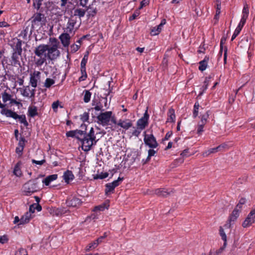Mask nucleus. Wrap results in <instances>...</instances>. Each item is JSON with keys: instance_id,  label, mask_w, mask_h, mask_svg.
Returning a JSON list of instances; mask_svg holds the SVG:
<instances>
[{"instance_id": "obj_1", "label": "nucleus", "mask_w": 255, "mask_h": 255, "mask_svg": "<svg viewBox=\"0 0 255 255\" xmlns=\"http://www.w3.org/2000/svg\"><path fill=\"white\" fill-rule=\"evenodd\" d=\"M80 127L84 130L76 129L67 131L66 135L68 137L76 138L82 144V149L86 152L90 151L93 145H96V135L93 128H91L89 132L87 133V125L82 124Z\"/></svg>"}, {"instance_id": "obj_2", "label": "nucleus", "mask_w": 255, "mask_h": 255, "mask_svg": "<svg viewBox=\"0 0 255 255\" xmlns=\"http://www.w3.org/2000/svg\"><path fill=\"white\" fill-rule=\"evenodd\" d=\"M48 49V45L40 44L34 50V53L36 56L34 57V62L37 67L41 66L46 61V54Z\"/></svg>"}, {"instance_id": "obj_3", "label": "nucleus", "mask_w": 255, "mask_h": 255, "mask_svg": "<svg viewBox=\"0 0 255 255\" xmlns=\"http://www.w3.org/2000/svg\"><path fill=\"white\" fill-rule=\"evenodd\" d=\"M0 113L3 115H5L6 117L12 118L14 120L18 119L19 122L23 124L25 126H27L28 125L24 115H18L16 113L9 109L1 110Z\"/></svg>"}, {"instance_id": "obj_4", "label": "nucleus", "mask_w": 255, "mask_h": 255, "mask_svg": "<svg viewBox=\"0 0 255 255\" xmlns=\"http://www.w3.org/2000/svg\"><path fill=\"white\" fill-rule=\"evenodd\" d=\"M23 188V191L25 193V195L27 196L31 195V193L36 192L40 189L37 179L28 181L24 184Z\"/></svg>"}, {"instance_id": "obj_5", "label": "nucleus", "mask_w": 255, "mask_h": 255, "mask_svg": "<svg viewBox=\"0 0 255 255\" xmlns=\"http://www.w3.org/2000/svg\"><path fill=\"white\" fill-rule=\"evenodd\" d=\"M55 43L53 44L52 46L48 45L47 53L46 54V58L48 60L53 61L56 60L60 55V52L58 50V45L57 44V39H54Z\"/></svg>"}, {"instance_id": "obj_6", "label": "nucleus", "mask_w": 255, "mask_h": 255, "mask_svg": "<svg viewBox=\"0 0 255 255\" xmlns=\"http://www.w3.org/2000/svg\"><path fill=\"white\" fill-rule=\"evenodd\" d=\"M143 141L144 143L151 148H154L158 146V143L153 134H146V132H144Z\"/></svg>"}, {"instance_id": "obj_7", "label": "nucleus", "mask_w": 255, "mask_h": 255, "mask_svg": "<svg viewBox=\"0 0 255 255\" xmlns=\"http://www.w3.org/2000/svg\"><path fill=\"white\" fill-rule=\"evenodd\" d=\"M112 115V111H107L104 113H101L97 118L100 124L103 126H106L108 125Z\"/></svg>"}, {"instance_id": "obj_8", "label": "nucleus", "mask_w": 255, "mask_h": 255, "mask_svg": "<svg viewBox=\"0 0 255 255\" xmlns=\"http://www.w3.org/2000/svg\"><path fill=\"white\" fill-rule=\"evenodd\" d=\"M31 18L32 27H34V25L39 26L44 24L46 20L44 14L39 12L35 13Z\"/></svg>"}, {"instance_id": "obj_9", "label": "nucleus", "mask_w": 255, "mask_h": 255, "mask_svg": "<svg viewBox=\"0 0 255 255\" xmlns=\"http://www.w3.org/2000/svg\"><path fill=\"white\" fill-rule=\"evenodd\" d=\"M149 116L146 110L144 113L143 116L140 119H138L136 122V126L137 128L140 130L144 129L148 125V120Z\"/></svg>"}, {"instance_id": "obj_10", "label": "nucleus", "mask_w": 255, "mask_h": 255, "mask_svg": "<svg viewBox=\"0 0 255 255\" xmlns=\"http://www.w3.org/2000/svg\"><path fill=\"white\" fill-rule=\"evenodd\" d=\"M77 22V18L74 16H71L69 18L66 27L64 28V32L68 33H72L73 32L74 33V26Z\"/></svg>"}, {"instance_id": "obj_11", "label": "nucleus", "mask_w": 255, "mask_h": 255, "mask_svg": "<svg viewBox=\"0 0 255 255\" xmlns=\"http://www.w3.org/2000/svg\"><path fill=\"white\" fill-rule=\"evenodd\" d=\"M219 232L222 239L224 241V244L222 247L220 248L218 250L216 251L214 253V255H219V254H221L226 248L227 245V236L224 229L222 227H220Z\"/></svg>"}, {"instance_id": "obj_12", "label": "nucleus", "mask_w": 255, "mask_h": 255, "mask_svg": "<svg viewBox=\"0 0 255 255\" xmlns=\"http://www.w3.org/2000/svg\"><path fill=\"white\" fill-rule=\"evenodd\" d=\"M255 222V210H252L248 215L245 221L243 223L242 226L246 228Z\"/></svg>"}, {"instance_id": "obj_13", "label": "nucleus", "mask_w": 255, "mask_h": 255, "mask_svg": "<svg viewBox=\"0 0 255 255\" xmlns=\"http://www.w3.org/2000/svg\"><path fill=\"white\" fill-rule=\"evenodd\" d=\"M66 203L69 207H77L81 205L82 201L79 198L73 197L68 198Z\"/></svg>"}, {"instance_id": "obj_14", "label": "nucleus", "mask_w": 255, "mask_h": 255, "mask_svg": "<svg viewBox=\"0 0 255 255\" xmlns=\"http://www.w3.org/2000/svg\"><path fill=\"white\" fill-rule=\"evenodd\" d=\"M59 38L63 47L68 48L70 43L71 37L70 34L64 32L59 36Z\"/></svg>"}, {"instance_id": "obj_15", "label": "nucleus", "mask_w": 255, "mask_h": 255, "mask_svg": "<svg viewBox=\"0 0 255 255\" xmlns=\"http://www.w3.org/2000/svg\"><path fill=\"white\" fill-rule=\"evenodd\" d=\"M27 141L25 140L24 137L21 136L20 137L19 142L18 143V146L16 147L15 152L17 154L21 156L23 153V149L25 146V143Z\"/></svg>"}, {"instance_id": "obj_16", "label": "nucleus", "mask_w": 255, "mask_h": 255, "mask_svg": "<svg viewBox=\"0 0 255 255\" xmlns=\"http://www.w3.org/2000/svg\"><path fill=\"white\" fill-rule=\"evenodd\" d=\"M40 72L37 71H34L32 74L30 75V84L33 88H36L37 86L38 80L40 78Z\"/></svg>"}, {"instance_id": "obj_17", "label": "nucleus", "mask_w": 255, "mask_h": 255, "mask_svg": "<svg viewBox=\"0 0 255 255\" xmlns=\"http://www.w3.org/2000/svg\"><path fill=\"white\" fill-rule=\"evenodd\" d=\"M21 56V54L17 53L16 52H12L11 56L10 62L11 65L13 66L17 67V66H20V59Z\"/></svg>"}, {"instance_id": "obj_18", "label": "nucleus", "mask_w": 255, "mask_h": 255, "mask_svg": "<svg viewBox=\"0 0 255 255\" xmlns=\"http://www.w3.org/2000/svg\"><path fill=\"white\" fill-rule=\"evenodd\" d=\"M35 90L34 89L31 90L29 86H24L21 94L23 96L26 97L33 98L35 96Z\"/></svg>"}, {"instance_id": "obj_19", "label": "nucleus", "mask_w": 255, "mask_h": 255, "mask_svg": "<svg viewBox=\"0 0 255 255\" xmlns=\"http://www.w3.org/2000/svg\"><path fill=\"white\" fill-rule=\"evenodd\" d=\"M117 125L126 130L128 129L132 126V122L129 120L125 121L120 120L117 123Z\"/></svg>"}, {"instance_id": "obj_20", "label": "nucleus", "mask_w": 255, "mask_h": 255, "mask_svg": "<svg viewBox=\"0 0 255 255\" xmlns=\"http://www.w3.org/2000/svg\"><path fill=\"white\" fill-rule=\"evenodd\" d=\"M209 56L206 55L203 60L199 62V66L198 67V69L200 71L203 72L206 69L208 66V63L209 61Z\"/></svg>"}, {"instance_id": "obj_21", "label": "nucleus", "mask_w": 255, "mask_h": 255, "mask_svg": "<svg viewBox=\"0 0 255 255\" xmlns=\"http://www.w3.org/2000/svg\"><path fill=\"white\" fill-rule=\"evenodd\" d=\"M171 191L164 188H158L154 190V194L160 197H166L170 194Z\"/></svg>"}, {"instance_id": "obj_22", "label": "nucleus", "mask_w": 255, "mask_h": 255, "mask_svg": "<svg viewBox=\"0 0 255 255\" xmlns=\"http://www.w3.org/2000/svg\"><path fill=\"white\" fill-rule=\"evenodd\" d=\"M21 46L22 41L20 39H17V42L15 44L12 46V52L21 54L22 52Z\"/></svg>"}, {"instance_id": "obj_23", "label": "nucleus", "mask_w": 255, "mask_h": 255, "mask_svg": "<svg viewBox=\"0 0 255 255\" xmlns=\"http://www.w3.org/2000/svg\"><path fill=\"white\" fill-rule=\"evenodd\" d=\"M63 177L65 182L68 183L70 180L74 179V176L71 171L67 170L64 173Z\"/></svg>"}, {"instance_id": "obj_24", "label": "nucleus", "mask_w": 255, "mask_h": 255, "mask_svg": "<svg viewBox=\"0 0 255 255\" xmlns=\"http://www.w3.org/2000/svg\"><path fill=\"white\" fill-rule=\"evenodd\" d=\"M57 178L58 175L56 174L50 175L47 176L45 179H44L42 181V182L46 186H48L52 181L56 180Z\"/></svg>"}, {"instance_id": "obj_25", "label": "nucleus", "mask_w": 255, "mask_h": 255, "mask_svg": "<svg viewBox=\"0 0 255 255\" xmlns=\"http://www.w3.org/2000/svg\"><path fill=\"white\" fill-rule=\"evenodd\" d=\"M175 111L173 108L169 109L167 113V122L174 123L175 121Z\"/></svg>"}, {"instance_id": "obj_26", "label": "nucleus", "mask_w": 255, "mask_h": 255, "mask_svg": "<svg viewBox=\"0 0 255 255\" xmlns=\"http://www.w3.org/2000/svg\"><path fill=\"white\" fill-rule=\"evenodd\" d=\"M22 165L21 161H18L15 164L13 173L17 177H20L22 175V171L20 169V166Z\"/></svg>"}, {"instance_id": "obj_27", "label": "nucleus", "mask_w": 255, "mask_h": 255, "mask_svg": "<svg viewBox=\"0 0 255 255\" xmlns=\"http://www.w3.org/2000/svg\"><path fill=\"white\" fill-rule=\"evenodd\" d=\"M31 218V213L30 212H26L20 218L19 225H23L28 223Z\"/></svg>"}, {"instance_id": "obj_28", "label": "nucleus", "mask_w": 255, "mask_h": 255, "mask_svg": "<svg viewBox=\"0 0 255 255\" xmlns=\"http://www.w3.org/2000/svg\"><path fill=\"white\" fill-rule=\"evenodd\" d=\"M228 148V145L226 143H223L217 146L216 147L212 148L211 150L213 153L218 151H222L224 149Z\"/></svg>"}, {"instance_id": "obj_29", "label": "nucleus", "mask_w": 255, "mask_h": 255, "mask_svg": "<svg viewBox=\"0 0 255 255\" xmlns=\"http://www.w3.org/2000/svg\"><path fill=\"white\" fill-rule=\"evenodd\" d=\"M245 25L242 24L241 23H239L238 26L236 28L231 38V41H233L234 39L236 38V37L240 34L241 31L242 30L243 27Z\"/></svg>"}, {"instance_id": "obj_30", "label": "nucleus", "mask_w": 255, "mask_h": 255, "mask_svg": "<svg viewBox=\"0 0 255 255\" xmlns=\"http://www.w3.org/2000/svg\"><path fill=\"white\" fill-rule=\"evenodd\" d=\"M88 8L82 9V8H76L74 11V16H78L79 17H83L86 13V10Z\"/></svg>"}, {"instance_id": "obj_31", "label": "nucleus", "mask_w": 255, "mask_h": 255, "mask_svg": "<svg viewBox=\"0 0 255 255\" xmlns=\"http://www.w3.org/2000/svg\"><path fill=\"white\" fill-rule=\"evenodd\" d=\"M28 115L32 118L38 115L37 107L35 106L29 107L28 109Z\"/></svg>"}, {"instance_id": "obj_32", "label": "nucleus", "mask_w": 255, "mask_h": 255, "mask_svg": "<svg viewBox=\"0 0 255 255\" xmlns=\"http://www.w3.org/2000/svg\"><path fill=\"white\" fill-rule=\"evenodd\" d=\"M80 71L81 73V76L79 78L78 81L79 82L85 81L88 76L86 72V67L81 66Z\"/></svg>"}, {"instance_id": "obj_33", "label": "nucleus", "mask_w": 255, "mask_h": 255, "mask_svg": "<svg viewBox=\"0 0 255 255\" xmlns=\"http://www.w3.org/2000/svg\"><path fill=\"white\" fill-rule=\"evenodd\" d=\"M35 210H36L37 211H41L42 210V207L39 204L34 203L31 205L29 208V211L30 213H33L35 211Z\"/></svg>"}, {"instance_id": "obj_34", "label": "nucleus", "mask_w": 255, "mask_h": 255, "mask_svg": "<svg viewBox=\"0 0 255 255\" xmlns=\"http://www.w3.org/2000/svg\"><path fill=\"white\" fill-rule=\"evenodd\" d=\"M210 114V112L208 111L205 114L202 115L199 124L205 126L207 122V120L209 118Z\"/></svg>"}, {"instance_id": "obj_35", "label": "nucleus", "mask_w": 255, "mask_h": 255, "mask_svg": "<svg viewBox=\"0 0 255 255\" xmlns=\"http://www.w3.org/2000/svg\"><path fill=\"white\" fill-rule=\"evenodd\" d=\"M131 155L132 156L131 164H132L134 162L140 161V153L138 151H135L132 152L131 153Z\"/></svg>"}, {"instance_id": "obj_36", "label": "nucleus", "mask_w": 255, "mask_h": 255, "mask_svg": "<svg viewBox=\"0 0 255 255\" xmlns=\"http://www.w3.org/2000/svg\"><path fill=\"white\" fill-rule=\"evenodd\" d=\"M239 211L237 209H235L232 212L231 215L229 217V221L230 222L235 221L237 218L239 217Z\"/></svg>"}, {"instance_id": "obj_37", "label": "nucleus", "mask_w": 255, "mask_h": 255, "mask_svg": "<svg viewBox=\"0 0 255 255\" xmlns=\"http://www.w3.org/2000/svg\"><path fill=\"white\" fill-rule=\"evenodd\" d=\"M216 11L214 18L218 19L221 13V2L219 0H216Z\"/></svg>"}, {"instance_id": "obj_38", "label": "nucleus", "mask_w": 255, "mask_h": 255, "mask_svg": "<svg viewBox=\"0 0 255 255\" xmlns=\"http://www.w3.org/2000/svg\"><path fill=\"white\" fill-rule=\"evenodd\" d=\"M105 187V194L107 196L109 195L111 192H113L115 188L112 184H111V183L106 184Z\"/></svg>"}, {"instance_id": "obj_39", "label": "nucleus", "mask_w": 255, "mask_h": 255, "mask_svg": "<svg viewBox=\"0 0 255 255\" xmlns=\"http://www.w3.org/2000/svg\"><path fill=\"white\" fill-rule=\"evenodd\" d=\"M83 93H84L83 98L84 102L86 103L89 102L91 99L92 93L89 91L87 90H85L83 91Z\"/></svg>"}, {"instance_id": "obj_40", "label": "nucleus", "mask_w": 255, "mask_h": 255, "mask_svg": "<svg viewBox=\"0 0 255 255\" xmlns=\"http://www.w3.org/2000/svg\"><path fill=\"white\" fill-rule=\"evenodd\" d=\"M200 108V105L198 102H195L193 111V118L194 119L196 118L199 114V109Z\"/></svg>"}, {"instance_id": "obj_41", "label": "nucleus", "mask_w": 255, "mask_h": 255, "mask_svg": "<svg viewBox=\"0 0 255 255\" xmlns=\"http://www.w3.org/2000/svg\"><path fill=\"white\" fill-rule=\"evenodd\" d=\"M162 28L159 27V25L153 27L150 31V34L152 36H155L158 35L161 31Z\"/></svg>"}, {"instance_id": "obj_42", "label": "nucleus", "mask_w": 255, "mask_h": 255, "mask_svg": "<svg viewBox=\"0 0 255 255\" xmlns=\"http://www.w3.org/2000/svg\"><path fill=\"white\" fill-rule=\"evenodd\" d=\"M89 52L88 51H87L82 59L81 62V66L86 67V64L87 63L88 58H89Z\"/></svg>"}, {"instance_id": "obj_43", "label": "nucleus", "mask_w": 255, "mask_h": 255, "mask_svg": "<svg viewBox=\"0 0 255 255\" xmlns=\"http://www.w3.org/2000/svg\"><path fill=\"white\" fill-rule=\"evenodd\" d=\"M98 246V244H97L96 240H95L94 241L91 242L87 246V247H86V251H91L92 250L95 249Z\"/></svg>"}, {"instance_id": "obj_44", "label": "nucleus", "mask_w": 255, "mask_h": 255, "mask_svg": "<svg viewBox=\"0 0 255 255\" xmlns=\"http://www.w3.org/2000/svg\"><path fill=\"white\" fill-rule=\"evenodd\" d=\"M55 83V80L51 78H46L44 82V87L50 88Z\"/></svg>"}, {"instance_id": "obj_45", "label": "nucleus", "mask_w": 255, "mask_h": 255, "mask_svg": "<svg viewBox=\"0 0 255 255\" xmlns=\"http://www.w3.org/2000/svg\"><path fill=\"white\" fill-rule=\"evenodd\" d=\"M11 96L5 91L2 94V99L4 103H6L8 101H10L11 99Z\"/></svg>"}, {"instance_id": "obj_46", "label": "nucleus", "mask_w": 255, "mask_h": 255, "mask_svg": "<svg viewBox=\"0 0 255 255\" xmlns=\"http://www.w3.org/2000/svg\"><path fill=\"white\" fill-rule=\"evenodd\" d=\"M80 119L83 123L88 122L89 119V114L88 112H84L83 114L80 115Z\"/></svg>"}, {"instance_id": "obj_47", "label": "nucleus", "mask_w": 255, "mask_h": 255, "mask_svg": "<svg viewBox=\"0 0 255 255\" xmlns=\"http://www.w3.org/2000/svg\"><path fill=\"white\" fill-rule=\"evenodd\" d=\"M92 106H95L94 108H92L91 109L93 110L94 109L95 111H104V109H103V105L100 103L98 102L95 105L93 102L92 103Z\"/></svg>"}, {"instance_id": "obj_48", "label": "nucleus", "mask_w": 255, "mask_h": 255, "mask_svg": "<svg viewBox=\"0 0 255 255\" xmlns=\"http://www.w3.org/2000/svg\"><path fill=\"white\" fill-rule=\"evenodd\" d=\"M184 159L183 157H180L174 160L172 163L174 166H177L183 163Z\"/></svg>"}, {"instance_id": "obj_49", "label": "nucleus", "mask_w": 255, "mask_h": 255, "mask_svg": "<svg viewBox=\"0 0 255 255\" xmlns=\"http://www.w3.org/2000/svg\"><path fill=\"white\" fill-rule=\"evenodd\" d=\"M211 78L210 77H206L205 78L204 82V85L202 87L203 91L206 90L208 89V85L210 82Z\"/></svg>"}, {"instance_id": "obj_50", "label": "nucleus", "mask_w": 255, "mask_h": 255, "mask_svg": "<svg viewBox=\"0 0 255 255\" xmlns=\"http://www.w3.org/2000/svg\"><path fill=\"white\" fill-rule=\"evenodd\" d=\"M123 177L121 178L119 177L117 180H116L111 182V184H112L115 188H116L121 184V183L123 181Z\"/></svg>"}, {"instance_id": "obj_51", "label": "nucleus", "mask_w": 255, "mask_h": 255, "mask_svg": "<svg viewBox=\"0 0 255 255\" xmlns=\"http://www.w3.org/2000/svg\"><path fill=\"white\" fill-rule=\"evenodd\" d=\"M109 205L107 206V204L106 203H103L100 205L96 206L94 209L95 211H104L105 208L108 209Z\"/></svg>"}, {"instance_id": "obj_52", "label": "nucleus", "mask_w": 255, "mask_h": 255, "mask_svg": "<svg viewBox=\"0 0 255 255\" xmlns=\"http://www.w3.org/2000/svg\"><path fill=\"white\" fill-rule=\"evenodd\" d=\"M109 175V173L107 172H102L101 174H97L95 177L94 179H105L107 178Z\"/></svg>"}, {"instance_id": "obj_53", "label": "nucleus", "mask_w": 255, "mask_h": 255, "mask_svg": "<svg viewBox=\"0 0 255 255\" xmlns=\"http://www.w3.org/2000/svg\"><path fill=\"white\" fill-rule=\"evenodd\" d=\"M80 48V45L76 44H73L71 45L70 48H71V53H75L77 52L79 48Z\"/></svg>"}, {"instance_id": "obj_54", "label": "nucleus", "mask_w": 255, "mask_h": 255, "mask_svg": "<svg viewBox=\"0 0 255 255\" xmlns=\"http://www.w3.org/2000/svg\"><path fill=\"white\" fill-rule=\"evenodd\" d=\"M15 255H28L27 251L23 248H20L16 252Z\"/></svg>"}, {"instance_id": "obj_55", "label": "nucleus", "mask_w": 255, "mask_h": 255, "mask_svg": "<svg viewBox=\"0 0 255 255\" xmlns=\"http://www.w3.org/2000/svg\"><path fill=\"white\" fill-rule=\"evenodd\" d=\"M242 14L248 15L249 14V7L247 4L244 5L243 10H242Z\"/></svg>"}, {"instance_id": "obj_56", "label": "nucleus", "mask_w": 255, "mask_h": 255, "mask_svg": "<svg viewBox=\"0 0 255 255\" xmlns=\"http://www.w3.org/2000/svg\"><path fill=\"white\" fill-rule=\"evenodd\" d=\"M149 3V0H142L140 3L139 9H142L144 6L148 5Z\"/></svg>"}, {"instance_id": "obj_57", "label": "nucleus", "mask_w": 255, "mask_h": 255, "mask_svg": "<svg viewBox=\"0 0 255 255\" xmlns=\"http://www.w3.org/2000/svg\"><path fill=\"white\" fill-rule=\"evenodd\" d=\"M31 162L33 164L41 165L46 162V160L45 159H42L41 160H36L35 159H32Z\"/></svg>"}, {"instance_id": "obj_58", "label": "nucleus", "mask_w": 255, "mask_h": 255, "mask_svg": "<svg viewBox=\"0 0 255 255\" xmlns=\"http://www.w3.org/2000/svg\"><path fill=\"white\" fill-rule=\"evenodd\" d=\"M139 12L138 10H135L134 13L129 18V20H132L135 19L139 15Z\"/></svg>"}, {"instance_id": "obj_59", "label": "nucleus", "mask_w": 255, "mask_h": 255, "mask_svg": "<svg viewBox=\"0 0 255 255\" xmlns=\"http://www.w3.org/2000/svg\"><path fill=\"white\" fill-rule=\"evenodd\" d=\"M204 125H202L199 123L197 131V134H198L199 135L202 134V132L204 131Z\"/></svg>"}, {"instance_id": "obj_60", "label": "nucleus", "mask_w": 255, "mask_h": 255, "mask_svg": "<svg viewBox=\"0 0 255 255\" xmlns=\"http://www.w3.org/2000/svg\"><path fill=\"white\" fill-rule=\"evenodd\" d=\"M59 106V101H57L56 102H54L52 104V108L54 111L56 112L57 111V110L58 109V106Z\"/></svg>"}, {"instance_id": "obj_61", "label": "nucleus", "mask_w": 255, "mask_h": 255, "mask_svg": "<svg viewBox=\"0 0 255 255\" xmlns=\"http://www.w3.org/2000/svg\"><path fill=\"white\" fill-rule=\"evenodd\" d=\"M141 130H140V129L137 128L136 129H134L133 131L132 134V135L135 136L136 137H138Z\"/></svg>"}, {"instance_id": "obj_62", "label": "nucleus", "mask_w": 255, "mask_h": 255, "mask_svg": "<svg viewBox=\"0 0 255 255\" xmlns=\"http://www.w3.org/2000/svg\"><path fill=\"white\" fill-rule=\"evenodd\" d=\"M248 16H249L248 15L242 14V18H241V19L240 22L242 24L245 25L247 19L248 18Z\"/></svg>"}, {"instance_id": "obj_63", "label": "nucleus", "mask_w": 255, "mask_h": 255, "mask_svg": "<svg viewBox=\"0 0 255 255\" xmlns=\"http://www.w3.org/2000/svg\"><path fill=\"white\" fill-rule=\"evenodd\" d=\"M88 2V0H80V5L87 8V4Z\"/></svg>"}, {"instance_id": "obj_64", "label": "nucleus", "mask_w": 255, "mask_h": 255, "mask_svg": "<svg viewBox=\"0 0 255 255\" xmlns=\"http://www.w3.org/2000/svg\"><path fill=\"white\" fill-rule=\"evenodd\" d=\"M189 153V150L188 149H184L182 153L180 154L181 157H183L184 158L188 156L187 154Z\"/></svg>"}]
</instances>
